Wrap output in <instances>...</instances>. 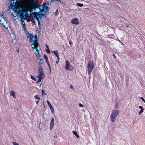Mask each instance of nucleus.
<instances>
[{
    "instance_id": "21",
    "label": "nucleus",
    "mask_w": 145,
    "mask_h": 145,
    "mask_svg": "<svg viewBox=\"0 0 145 145\" xmlns=\"http://www.w3.org/2000/svg\"><path fill=\"white\" fill-rule=\"evenodd\" d=\"M0 19H3L6 22V21L5 20V18H4L3 17V16L2 15H0Z\"/></svg>"
},
{
    "instance_id": "50",
    "label": "nucleus",
    "mask_w": 145,
    "mask_h": 145,
    "mask_svg": "<svg viewBox=\"0 0 145 145\" xmlns=\"http://www.w3.org/2000/svg\"><path fill=\"white\" fill-rule=\"evenodd\" d=\"M39 102V101H38L36 102V103L37 104Z\"/></svg>"
},
{
    "instance_id": "33",
    "label": "nucleus",
    "mask_w": 145,
    "mask_h": 145,
    "mask_svg": "<svg viewBox=\"0 0 145 145\" xmlns=\"http://www.w3.org/2000/svg\"><path fill=\"white\" fill-rule=\"evenodd\" d=\"M140 98L142 100V101L144 103H145V100L142 97H140Z\"/></svg>"
},
{
    "instance_id": "49",
    "label": "nucleus",
    "mask_w": 145,
    "mask_h": 145,
    "mask_svg": "<svg viewBox=\"0 0 145 145\" xmlns=\"http://www.w3.org/2000/svg\"><path fill=\"white\" fill-rule=\"evenodd\" d=\"M54 137L55 138H57V135L54 136Z\"/></svg>"
},
{
    "instance_id": "2",
    "label": "nucleus",
    "mask_w": 145,
    "mask_h": 145,
    "mask_svg": "<svg viewBox=\"0 0 145 145\" xmlns=\"http://www.w3.org/2000/svg\"><path fill=\"white\" fill-rule=\"evenodd\" d=\"M27 37L29 39L30 45L33 46V45L38 43V38L37 35H35L34 38V35L32 33H29L27 35Z\"/></svg>"
},
{
    "instance_id": "42",
    "label": "nucleus",
    "mask_w": 145,
    "mask_h": 145,
    "mask_svg": "<svg viewBox=\"0 0 145 145\" xmlns=\"http://www.w3.org/2000/svg\"><path fill=\"white\" fill-rule=\"evenodd\" d=\"M49 107L50 108H51L53 107V106H52L51 105H49Z\"/></svg>"
},
{
    "instance_id": "1",
    "label": "nucleus",
    "mask_w": 145,
    "mask_h": 145,
    "mask_svg": "<svg viewBox=\"0 0 145 145\" xmlns=\"http://www.w3.org/2000/svg\"><path fill=\"white\" fill-rule=\"evenodd\" d=\"M41 8L42 9H40L39 12L37 13L36 12L33 14L35 18L37 20L39 26L40 25L39 19L43 20L46 17L47 11L48 9V4L44 3Z\"/></svg>"
},
{
    "instance_id": "51",
    "label": "nucleus",
    "mask_w": 145,
    "mask_h": 145,
    "mask_svg": "<svg viewBox=\"0 0 145 145\" xmlns=\"http://www.w3.org/2000/svg\"><path fill=\"white\" fill-rule=\"evenodd\" d=\"M126 27H129V25H127L126 26Z\"/></svg>"
},
{
    "instance_id": "11",
    "label": "nucleus",
    "mask_w": 145,
    "mask_h": 145,
    "mask_svg": "<svg viewBox=\"0 0 145 145\" xmlns=\"http://www.w3.org/2000/svg\"><path fill=\"white\" fill-rule=\"evenodd\" d=\"M54 118L52 117V119L50 123V130H52L54 126Z\"/></svg>"
},
{
    "instance_id": "12",
    "label": "nucleus",
    "mask_w": 145,
    "mask_h": 145,
    "mask_svg": "<svg viewBox=\"0 0 145 145\" xmlns=\"http://www.w3.org/2000/svg\"><path fill=\"white\" fill-rule=\"evenodd\" d=\"M57 57L58 59H59V53L58 52V50H56V51H52Z\"/></svg>"
},
{
    "instance_id": "36",
    "label": "nucleus",
    "mask_w": 145,
    "mask_h": 145,
    "mask_svg": "<svg viewBox=\"0 0 145 145\" xmlns=\"http://www.w3.org/2000/svg\"><path fill=\"white\" fill-rule=\"evenodd\" d=\"M58 10H56V13H55V14H56L55 15H57V14L58 12Z\"/></svg>"
},
{
    "instance_id": "27",
    "label": "nucleus",
    "mask_w": 145,
    "mask_h": 145,
    "mask_svg": "<svg viewBox=\"0 0 145 145\" xmlns=\"http://www.w3.org/2000/svg\"><path fill=\"white\" fill-rule=\"evenodd\" d=\"M118 106V104L116 103L114 106L115 108H117Z\"/></svg>"
},
{
    "instance_id": "6",
    "label": "nucleus",
    "mask_w": 145,
    "mask_h": 145,
    "mask_svg": "<svg viewBox=\"0 0 145 145\" xmlns=\"http://www.w3.org/2000/svg\"><path fill=\"white\" fill-rule=\"evenodd\" d=\"M27 1H28L27 0H25V1L24 2H22V7H19L18 8H16L15 10V11L16 12V13L17 14H20V15H22L24 13V11H23V4H26Z\"/></svg>"
},
{
    "instance_id": "40",
    "label": "nucleus",
    "mask_w": 145,
    "mask_h": 145,
    "mask_svg": "<svg viewBox=\"0 0 145 145\" xmlns=\"http://www.w3.org/2000/svg\"><path fill=\"white\" fill-rule=\"evenodd\" d=\"M44 90H42V94H44Z\"/></svg>"
},
{
    "instance_id": "38",
    "label": "nucleus",
    "mask_w": 145,
    "mask_h": 145,
    "mask_svg": "<svg viewBox=\"0 0 145 145\" xmlns=\"http://www.w3.org/2000/svg\"><path fill=\"white\" fill-rule=\"evenodd\" d=\"M46 47L47 49L49 48L47 44H46Z\"/></svg>"
},
{
    "instance_id": "3",
    "label": "nucleus",
    "mask_w": 145,
    "mask_h": 145,
    "mask_svg": "<svg viewBox=\"0 0 145 145\" xmlns=\"http://www.w3.org/2000/svg\"><path fill=\"white\" fill-rule=\"evenodd\" d=\"M44 64L42 62L38 63V71L39 74L36 77L38 78H40L43 79L45 77L44 73L43 71L42 67L44 65Z\"/></svg>"
},
{
    "instance_id": "4",
    "label": "nucleus",
    "mask_w": 145,
    "mask_h": 145,
    "mask_svg": "<svg viewBox=\"0 0 145 145\" xmlns=\"http://www.w3.org/2000/svg\"><path fill=\"white\" fill-rule=\"evenodd\" d=\"M23 5L24 6L23 10L25 11L24 16L25 18H26L29 17L28 12H31V9L29 8L30 3L28 1H27V3L24 4Z\"/></svg>"
},
{
    "instance_id": "45",
    "label": "nucleus",
    "mask_w": 145,
    "mask_h": 145,
    "mask_svg": "<svg viewBox=\"0 0 145 145\" xmlns=\"http://www.w3.org/2000/svg\"><path fill=\"white\" fill-rule=\"evenodd\" d=\"M40 63H41V62H42V63H43V62H42V59H40ZM43 63L44 64V63Z\"/></svg>"
},
{
    "instance_id": "44",
    "label": "nucleus",
    "mask_w": 145,
    "mask_h": 145,
    "mask_svg": "<svg viewBox=\"0 0 145 145\" xmlns=\"http://www.w3.org/2000/svg\"><path fill=\"white\" fill-rule=\"evenodd\" d=\"M20 1L22 2H24L25 0L24 1V0H19Z\"/></svg>"
},
{
    "instance_id": "24",
    "label": "nucleus",
    "mask_w": 145,
    "mask_h": 145,
    "mask_svg": "<svg viewBox=\"0 0 145 145\" xmlns=\"http://www.w3.org/2000/svg\"><path fill=\"white\" fill-rule=\"evenodd\" d=\"M46 63L48 64V66L49 67V69H50V72H51V68L50 67V65L49 63V62H48H48H46Z\"/></svg>"
},
{
    "instance_id": "16",
    "label": "nucleus",
    "mask_w": 145,
    "mask_h": 145,
    "mask_svg": "<svg viewBox=\"0 0 145 145\" xmlns=\"http://www.w3.org/2000/svg\"><path fill=\"white\" fill-rule=\"evenodd\" d=\"M72 133L73 134L76 136L77 137V138H79V136L78 134L77 133L76 131H72Z\"/></svg>"
},
{
    "instance_id": "14",
    "label": "nucleus",
    "mask_w": 145,
    "mask_h": 145,
    "mask_svg": "<svg viewBox=\"0 0 145 145\" xmlns=\"http://www.w3.org/2000/svg\"><path fill=\"white\" fill-rule=\"evenodd\" d=\"M12 18L14 21H16L18 18V14L16 13L15 15H14L13 14H12Z\"/></svg>"
},
{
    "instance_id": "10",
    "label": "nucleus",
    "mask_w": 145,
    "mask_h": 145,
    "mask_svg": "<svg viewBox=\"0 0 145 145\" xmlns=\"http://www.w3.org/2000/svg\"><path fill=\"white\" fill-rule=\"evenodd\" d=\"M71 22L72 24L76 25H78L80 23V22L78 19L76 18H75L72 19Z\"/></svg>"
},
{
    "instance_id": "9",
    "label": "nucleus",
    "mask_w": 145,
    "mask_h": 145,
    "mask_svg": "<svg viewBox=\"0 0 145 145\" xmlns=\"http://www.w3.org/2000/svg\"><path fill=\"white\" fill-rule=\"evenodd\" d=\"M88 74L89 75L91 73L94 67L93 63V61H91L88 64Z\"/></svg>"
},
{
    "instance_id": "25",
    "label": "nucleus",
    "mask_w": 145,
    "mask_h": 145,
    "mask_svg": "<svg viewBox=\"0 0 145 145\" xmlns=\"http://www.w3.org/2000/svg\"><path fill=\"white\" fill-rule=\"evenodd\" d=\"M50 110L51 111V112L52 113H54V110L53 107L50 108Z\"/></svg>"
},
{
    "instance_id": "53",
    "label": "nucleus",
    "mask_w": 145,
    "mask_h": 145,
    "mask_svg": "<svg viewBox=\"0 0 145 145\" xmlns=\"http://www.w3.org/2000/svg\"><path fill=\"white\" fill-rule=\"evenodd\" d=\"M18 52V51H17V52Z\"/></svg>"
},
{
    "instance_id": "43",
    "label": "nucleus",
    "mask_w": 145,
    "mask_h": 145,
    "mask_svg": "<svg viewBox=\"0 0 145 145\" xmlns=\"http://www.w3.org/2000/svg\"><path fill=\"white\" fill-rule=\"evenodd\" d=\"M70 87H71V88L72 89H73L74 88V87H73V86L72 85H71L70 86Z\"/></svg>"
},
{
    "instance_id": "13",
    "label": "nucleus",
    "mask_w": 145,
    "mask_h": 145,
    "mask_svg": "<svg viewBox=\"0 0 145 145\" xmlns=\"http://www.w3.org/2000/svg\"><path fill=\"white\" fill-rule=\"evenodd\" d=\"M15 93L16 92H14L13 91H11L10 92V95L12 96L15 99L16 98Z\"/></svg>"
},
{
    "instance_id": "23",
    "label": "nucleus",
    "mask_w": 145,
    "mask_h": 145,
    "mask_svg": "<svg viewBox=\"0 0 145 145\" xmlns=\"http://www.w3.org/2000/svg\"><path fill=\"white\" fill-rule=\"evenodd\" d=\"M31 78L34 81H36V79L33 76H31Z\"/></svg>"
},
{
    "instance_id": "37",
    "label": "nucleus",
    "mask_w": 145,
    "mask_h": 145,
    "mask_svg": "<svg viewBox=\"0 0 145 145\" xmlns=\"http://www.w3.org/2000/svg\"><path fill=\"white\" fill-rule=\"evenodd\" d=\"M1 20L2 19H0V24H3V23L1 21Z\"/></svg>"
},
{
    "instance_id": "26",
    "label": "nucleus",
    "mask_w": 145,
    "mask_h": 145,
    "mask_svg": "<svg viewBox=\"0 0 145 145\" xmlns=\"http://www.w3.org/2000/svg\"><path fill=\"white\" fill-rule=\"evenodd\" d=\"M12 144L13 145H19L18 143L15 142H13Z\"/></svg>"
},
{
    "instance_id": "29",
    "label": "nucleus",
    "mask_w": 145,
    "mask_h": 145,
    "mask_svg": "<svg viewBox=\"0 0 145 145\" xmlns=\"http://www.w3.org/2000/svg\"><path fill=\"white\" fill-rule=\"evenodd\" d=\"M79 106L80 107H84L83 105L80 103L79 104Z\"/></svg>"
},
{
    "instance_id": "31",
    "label": "nucleus",
    "mask_w": 145,
    "mask_h": 145,
    "mask_svg": "<svg viewBox=\"0 0 145 145\" xmlns=\"http://www.w3.org/2000/svg\"><path fill=\"white\" fill-rule=\"evenodd\" d=\"M34 97L36 98H37V99H40V98L39 97H38L37 96V95H35V96H34Z\"/></svg>"
},
{
    "instance_id": "32",
    "label": "nucleus",
    "mask_w": 145,
    "mask_h": 145,
    "mask_svg": "<svg viewBox=\"0 0 145 145\" xmlns=\"http://www.w3.org/2000/svg\"><path fill=\"white\" fill-rule=\"evenodd\" d=\"M31 22H33V25L35 24V22L33 19H32L31 20Z\"/></svg>"
},
{
    "instance_id": "17",
    "label": "nucleus",
    "mask_w": 145,
    "mask_h": 145,
    "mask_svg": "<svg viewBox=\"0 0 145 145\" xmlns=\"http://www.w3.org/2000/svg\"><path fill=\"white\" fill-rule=\"evenodd\" d=\"M20 19H21V22H24V21L25 20V18L23 16H21L20 17Z\"/></svg>"
},
{
    "instance_id": "35",
    "label": "nucleus",
    "mask_w": 145,
    "mask_h": 145,
    "mask_svg": "<svg viewBox=\"0 0 145 145\" xmlns=\"http://www.w3.org/2000/svg\"><path fill=\"white\" fill-rule=\"evenodd\" d=\"M29 2L31 3H33L34 2L33 0H29Z\"/></svg>"
},
{
    "instance_id": "20",
    "label": "nucleus",
    "mask_w": 145,
    "mask_h": 145,
    "mask_svg": "<svg viewBox=\"0 0 145 145\" xmlns=\"http://www.w3.org/2000/svg\"><path fill=\"white\" fill-rule=\"evenodd\" d=\"M38 78L39 79L37 82V84L39 83V82H41V80L43 79L42 78Z\"/></svg>"
},
{
    "instance_id": "19",
    "label": "nucleus",
    "mask_w": 145,
    "mask_h": 145,
    "mask_svg": "<svg viewBox=\"0 0 145 145\" xmlns=\"http://www.w3.org/2000/svg\"><path fill=\"white\" fill-rule=\"evenodd\" d=\"M44 57L46 61V62L48 63V58L47 56L46 55H44Z\"/></svg>"
},
{
    "instance_id": "28",
    "label": "nucleus",
    "mask_w": 145,
    "mask_h": 145,
    "mask_svg": "<svg viewBox=\"0 0 145 145\" xmlns=\"http://www.w3.org/2000/svg\"><path fill=\"white\" fill-rule=\"evenodd\" d=\"M46 50L48 53L50 54V51L49 48L46 49Z\"/></svg>"
},
{
    "instance_id": "34",
    "label": "nucleus",
    "mask_w": 145,
    "mask_h": 145,
    "mask_svg": "<svg viewBox=\"0 0 145 145\" xmlns=\"http://www.w3.org/2000/svg\"><path fill=\"white\" fill-rule=\"evenodd\" d=\"M47 104L48 105V106L51 105L49 101H47Z\"/></svg>"
},
{
    "instance_id": "39",
    "label": "nucleus",
    "mask_w": 145,
    "mask_h": 145,
    "mask_svg": "<svg viewBox=\"0 0 145 145\" xmlns=\"http://www.w3.org/2000/svg\"><path fill=\"white\" fill-rule=\"evenodd\" d=\"M58 60L57 61H56V64H58L59 62V59H58Z\"/></svg>"
},
{
    "instance_id": "54",
    "label": "nucleus",
    "mask_w": 145,
    "mask_h": 145,
    "mask_svg": "<svg viewBox=\"0 0 145 145\" xmlns=\"http://www.w3.org/2000/svg\"><path fill=\"white\" fill-rule=\"evenodd\" d=\"M18 52V51H17V52Z\"/></svg>"
},
{
    "instance_id": "5",
    "label": "nucleus",
    "mask_w": 145,
    "mask_h": 145,
    "mask_svg": "<svg viewBox=\"0 0 145 145\" xmlns=\"http://www.w3.org/2000/svg\"><path fill=\"white\" fill-rule=\"evenodd\" d=\"M120 111L118 110H113L110 116V119L111 121L114 123L115 122L116 118L118 115L119 114Z\"/></svg>"
},
{
    "instance_id": "22",
    "label": "nucleus",
    "mask_w": 145,
    "mask_h": 145,
    "mask_svg": "<svg viewBox=\"0 0 145 145\" xmlns=\"http://www.w3.org/2000/svg\"><path fill=\"white\" fill-rule=\"evenodd\" d=\"M77 6L80 7H82L83 5V4H81L80 3H77Z\"/></svg>"
},
{
    "instance_id": "7",
    "label": "nucleus",
    "mask_w": 145,
    "mask_h": 145,
    "mask_svg": "<svg viewBox=\"0 0 145 145\" xmlns=\"http://www.w3.org/2000/svg\"><path fill=\"white\" fill-rule=\"evenodd\" d=\"M32 46H31L33 50L35 49L36 50V52H35V54L37 57L40 58V55L39 54L40 48L39 46L38 42L35 44L33 45Z\"/></svg>"
},
{
    "instance_id": "8",
    "label": "nucleus",
    "mask_w": 145,
    "mask_h": 145,
    "mask_svg": "<svg viewBox=\"0 0 145 145\" xmlns=\"http://www.w3.org/2000/svg\"><path fill=\"white\" fill-rule=\"evenodd\" d=\"M65 69L69 71H73L74 70V67L71 65L70 62L68 60L65 61Z\"/></svg>"
},
{
    "instance_id": "15",
    "label": "nucleus",
    "mask_w": 145,
    "mask_h": 145,
    "mask_svg": "<svg viewBox=\"0 0 145 145\" xmlns=\"http://www.w3.org/2000/svg\"><path fill=\"white\" fill-rule=\"evenodd\" d=\"M138 107L139 108L141 109L139 113V114L140 115L141 113L143 112L144 109L143 107L141 106H139Z\"/></svg>"
},
{
    "instance_id": "52",
    "label": "nucleus",
    "mask_w": 145,
    "mask_h": 145,
    "mask_svg": "<svg viewBox=\"0 0 145 145\" xmlns=\"http://www.w3.org/2000/svg\"><path fill=\"white\" fill-rule=\"evenodd\" d=\"M118 40L119 41V42H120V40L119 39H118Z\"/></svg>"
},
{
    "instance_id": "41",
    "label": "nucleus",
    "mask_w": 145,
    "mask_h": 145,
    "mask_svg": "<svg viewBox=\"0 0 145 145\" xmlns=\"http://www.w3.org/2000/svg\"><path fill=\"white\" fill-rule=\"evenodd\" d=\"M69 44H72V41L71 40H70L69 41Z\"/></svg>"
},
{
    "instance_id": "30",
    "label": "nucleus",
    "mask_w": 145,
    "mask_h": 145,
    "mask_svg": "<svg viewBox=\"0 0 145 145\" xmlns=\"http://www.w3.org/2000/svg\"><path fill=\"white\" fill-rule=\"evenodd\" d=\"M28 17L29 18V19L30 20H32L33 19V17H32V16L31 15L30 16H29V17Z\"/></svg>"
},
{
    "instance_id": "48",
    "label": "nucleus",
    "mask_w": 145,
    "mask_h": 145,
    "mask_svg": "<svg viewBox=\"0 0 145 145\" xmlns=\"http://www.w3.org/2000/svg\"><path fill=\"white\" fill-rule=\"evenodd\" d=\"M14 40H15V42H16V41H17V40L16 39H14Z\"/></svg>"
},
{
    "instance_id": "46",
    "label": "nucleus",
    "mask_w": 145,
    "mask_h": 145,
    "mask_svg": "<svg viewBox=\"0 0 145 145\" xmlns=\"http://www.w3.org/2000/svg\"><path fill=\"white\" fill-rule=\"evenodd\" d=\"M59 0H51V1H59Z\"/></svg>"
},
{
    "instance_id": "47",
    "label": "nucleus",
    "mask_w": 145,
    "mask_h": 145,
    "mask_svg": "<svg viewBox=\"0 0 145 145\" xmlns=\"http://www.w3.org/2000/svg\"><path fill=\"white\" fill-rule=\"evenodd\" d=\"M113 57H114V58H116V57L115 56V54H113Z\"/></svg>"
},
{
    "instance_id": "18",
    "label": "nucleus",
    "mask_w": 145,
    "mask_h": 145,
    "mask_svg": "<svg viewBox=\"0 0 145 145\" xmlns=\"http://www.w3.org/2000/svg\"><path fill=\"white\" fill-rule=\"evenodd\" d=\"M21 24L22 25V27L23 28L24 30H25L26 28L25 24L24 22H21Z\"/></svg>"
}]
</instances>
